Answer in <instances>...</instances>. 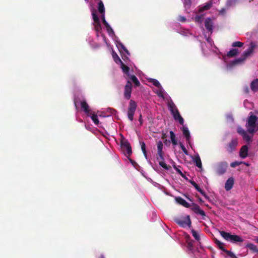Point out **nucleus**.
Masks as SVG:
<instances>
[{"mask_svg":"<svg viewBox=\"0 0 258 258\" xmlns=\"http://www.w3.org/2000/svg\"><path fill=\"white\" fill-rule=\"evenodd\" d=\"M89 116L91 117L92 120L96 125H98L99 124V121L98 119V116L96 114L94 113L91 115L90 114V115Z\"/></svg>","mask_w":258,"mask_h":258,"instance_id":"obj_34","label":"nucleus"},{"mask_svg":"<svg viewBox=\"0 0 258 258\" xmlns=\"http://www.w3.org/2000/svg\"><path fill=\"white\" fill-rule=\"evenodd\" d=\"M250 89L253 92L258 91V79L253 80L250 83Z\"/></svg>","mask_w":258,"mask_h":258,"instance_id":"obj_19","label":"nucleus"},{"mask_svg":"<svg viewBox=\"0 0 258 258\" xmlns=\"http://www.w3.org/2000/svg\"><path fill=\"white\" fill-rule=\"evenodd\" d=\"M159 161V164L160 166H161L164 169L169 170L171 169V167L170 165H167L164 162H163V160H158Z\"/></svg>","mask_w":258,"mask_h":258,"instance_id":"obj_27","label":"nucleus"},{"mask_svg":"<svg viewBox=\"0 0 258 258\" xmlns=\"http://www.w3.org/2000/svg\"><path fill=\"white\" fill-rule=\"evenodd\" d=\"M188 198V199L189 200H190V201H191V200L190 199H189V198Z\"/></svg>","mask_w":258,"mask_h":258,"instance_id":"obj_64","label":"nucleus"},{"mask_svg":"<svg viewBox=\"0 0 258 258\" xmlns=\"http://www.w3.org/2000/svg\"><path fill=\"white\" fill-rule=\"evenodd\" d=\"M106 28V30L109 35H113L114 34V31L113 29L111 28V27L109 25L108 26H107L105 27Z\"/></svg>","mask_w":258,"mask_h":258,"instance_id":"obj_44","label":"nucleus"},{"mask_svg":"<svg viewBox=\"0 0 258 258\" xmlns=\"http://www.w3.org/2000/svg\"><path fill=\"white\" fill-rule=\"evenodd\" d=\"M179 145L180 146L181 149H182V151L184 152V153L186 155H188V151L184 147V146L182 144V143H180Z\"/></svg>","mask_w":258,"mask_h":258,"instance_id":"obj_46","label":"nucleus"},{"mask_svg":"<svg viewBox=\"0 0 258 258\" xmlns=\"http://www.w3.org/2000/svg\"><path fill=\"white\" fill-rule=\"evenodd\" d=\"M204 15H197L195 17V20L196 22L202 23Z\"/></svg>","mask_w":258,"mask_h":258,"instance_id":"obj_38","label":"nucleus"},{"mask_svg":"<svg viewBox=\"0 0 258 258\" xmlns=\"http://www.w3.org/2000/svg\"><path fill=\"white\" fill-rule=\"evenodd\" d=\"M237 133L240 135L242 137L246 133V131H245L244 129H243L241 127H238L237 128Z\"/></svg>","mask_w":258,"mask_h":258,"instance_id":"obj_43","label":"nucleus"},{"mask_svg":"<svg viewBox=\"0 0 258 258\" xmlns=\"http://www.w3.org/2000/svg\"><path fill=\"white\" fill-rule=\"evenodd\" d=\"M131 162L132 163L133 165H134V164H136V163L135 162V161H134V160H132V159H130Z\"/></svg>","mask_w":258,"mask_h":258,"instance_id":"obj_60","label":"nucleus"},{"mask_svg":"<svg viewBox=\"0 0 258 258\" xmlns=\"http://www.w3.org/2000/svg\"><path fill=\"white\" fill-rule=\"evenodd\" d=\"M244 61V58H243L242 56H241L239 58H236L232 62V65H235L237 64L241 63V62H243Z\"/></svg>","mask_w":258,"mask_h":258,"instance_id":"obj_33","label":"nucleus"},{"mask_svg":"<svg viewBox=\"0 0 258 258\" xmlns=\"http://www.w3.org/2000/svg\"><path fill=\"white\" fill-rule=\"evenodd\" d=\"M248 148L247 145H244L241 147L239 151V156L244 159L248 156Z\"/></svg>","mask_w":258,"mask_h":258,"instance_id":"obj_15","label":"nucleus"},{"mask_svg":"<svg viewBox=\"0 0 258 258\" xmlns=\"http://www.w3.org/2000/svg\"><path fill=\"white\" fill-rule=\"evenodd\" d=\"M197 197L198 199V200L201 204H202L204 203V201L202 200L201 198H200L199 196H197Z\"/></svg>","mask_w":258,"mask_h":258,"instance_id":"obj_56","label":"nucleus"},{"mask_svg":"<svg viewBox=\"0 0 258 258\" xmlns=\"http://www.w3.org/2000/svg\"><path fill=\"white\" fill-rule=\"evenodd\" d=\"M194 162L195 163L196 166L200 168H202V164L200 157L198 156L196 157L194 160Z\"/></svg>","mask_w":258,"mask_h":258,"instance_id":"obj_32","label":"nucleus"},{"mask_svg":"<svg viewBox=\"0 0 258 258\" xmlns=\"http://www.w3.org/2000/svg\"><path fill=\"white\" fill-rule=\"evenodd\" d=\"M130 79L136 86H139L140 85V83L136 76L131 75Z\"/></svg>","mask_w":258,"mask_h":258,"instance_id":"obj_31","label":"nucleus"},{"mask_svg":"<svg viewBox=\"0 0 258 258\" xmlns=\"http://www.w3.org/2000/svg\"><path fill=\"white\" fill-rule=\"evenodd\" d=\"M237 2V0H228L226 2V7L229 8L234 5Z\"/></svg>","mask_w":258,"mask_h":258,"instance_id":"obj_36","label":"nucleus"},{"mask_svg":"<svg viewBox=\"0 0 258 258\" xmlns=\"http://www.w3.org/2000/svg\"><path fill=\"white\" fill-rule=\"evenodd\" d=\"M169 109L172 114L175 120L178 121L180 124L183 125L184 119L180 114V113L173 102L169 103Z\"/></svg>","mask_w":258,"mask_h":258,"instance_id":"obj_3","label":"nucleus"},{"mask_svg":"<svg viewBox=\"0 0 258 258\" xmlns=\"http://www.w3.org/2000/svg\"><path fill=\"white\" fill-rule=\"evenodd\" d=\"M98 12L101 14H105V8L103 2L100 1L98 4Z\"/></svg>","mask_w":258,"mask_h":258,"instance_id":"obj_20","label":"nucleus"},{"mask_svg":"<svg viewBox=\"0 0 258 258\" xmlns=\"http://www.w3.org/2000/svg\"><path fill=\"white\" fill-rule=\"evenodd\" d=\"M163 145L161 141H159L157 142V160H164V152L163 151Z\"/></svg>","mask_w":258,"mask_h":258,"instance_id":"obj_13","label":"nucleus"},{"mask_svg":"<svg viewBox=\"0 0 258 258\" xmlns=\"http://www.w3.org/2000/svg\"><path fill=\"white\" fill-rule=\"evenodd\" d=\"M112 57L113 58L114 61L116 63H118V62H121L122 61L120 59L119 57L118 56V55L116 54V52H115L113 50H112Z\"/></svg>","mask_w":258,"mask_h":258,"instance_id":"obj_30","label":"nucleus"},{"mask_svg":"<svg viewBox=\"0 0 258 258\" xmlns=\"http://www.w3.org/2000/svg\"><path fill=\"white\" fill-rule=\"evenodd\" d=\"M174 221L180 226L183 228L187 226L190 227L191 226V223L190 219V216L189 215H187L186 217L182 216L175 218Z\"/></svg>","mask_w":258,"mask_h":258,"instance_id":"obj_5","label":"nucleus"},{"mask_svg":"<svg viewBox=\"0 0 258 258\" xmlns=\"http://www.w3.org/2000/svg\"><path fill=\"white\" fill-rule=\"evenodd\" d=\"M225 252L230 257V258H237V256L231 251L226 250Z\"/></svg>","mask_w":258,"mask_h":258,"instance_id":"obj_45","label":"nucleus"},{"mask_svg":"<svg viewBox=\"0 0 258 258\" xmlns=\"http://www.w3.org/2000/svg\"><path fill=\"white\" fill-rule=\"evenodd\" d=\"M98 258H105L103 255H101Z\"/></svg>","mask_w":258,"mask_h":258,"instance_id":"obj_63","label":"nucleus"},{"mask_svg":"<svg viewBox=\"0 0 258 258\" xmlns=\"http://www.w3.org/2000/svg\"><path fill=\"white\" fill-rule=\"evenodd\" d=\"M166 137H167L166 134L165 133H163L162 134V137H161L162 139L164 140L166 138Z\"/></svg>","mask_w":258,"mask_h":258,"instance_id":"obj_54","label":"nucleus"},{"mask_svg":"<svg viewBox=\"0 0 258 258\" xmlns=\"http://www.w3.org/2000/svg\"><path fill=\"white\" fill-rule=\"evenodd\" d=\"M175 200L178 204L183 206L185 208H189L191 206V210L193 211L195 213L199 214L202 216H206L205 212L201 209L200 206L197 204L192 203L191 205H190L189 203L186 202L185 200L180 197H176L175 198Z\"/></svg>","mask_w":258,"mask_h":258,"instance_id":"obj_1","label":"nucleus"},{"mask_svg":"<svg viewBox=\"0 0 258 258\" xmlns=\"http://www.w3.org/2000/svg\"><path fill=\"white\" fill-rule=\"evenodd\" d=\"M132 88L133 86L132 83L130 81H128L124 87V97L127 100H129L131 97Z\"/></svg>","mask_w":258,"mask_h":258,"instance_id":"obj_12","label":"nucleus"},{"mask_svg":"<svg viewBox=\"0 0 258 258\" xmlns=\"http://www.w3.org/2000/svg\"><path fill=\"white\" fill-rule=\"evenodd\" d=\"M255 47V44L253 42H251L249 44L248 48L246 50L244 51L241 55L243 58H244V60L247 57L252 54Z\"/></svg>","mask_w":258,"mask_h":258,"instance_id":"obj_11","label":"nucleus"},{"mask_svg":"<svg viewBox=\"0 0 258 258\" xmlns=\"http://www.w3.org/2000/svg\"><path fill=\"white\" fill-rule=\"evenodd\" d=\"M199 192H200L203 196H205V192L202 190L201 188H199V189L198 190Z\"/></svg>","mask_w":258,"mask_h":258,"instance_id":"obj_53","label":"nucleus"},{"mask_svg":"<svg viewBox=\"0 0 258 258\" xmlns=\"http://www.w3.org/2000/svg\"><path fill=\"white\" fill-rule=\"evenodd\" d=\"M226 12V10L225 8H222L221 9V10L220 11V13L221 14H224Z\"/></svg>","mask_w":258,"mask_h":258,"instance_id":"obj_55","label":"nucleus"},{"mask_svg":"<svg viewBox=\"0 0 258 258\" xmlns=\"http://www.w3.org/2000/svg\"><path fill=\"white\" fill-rule=\"evenodd\" d=\"M244 43L240 41H235L232 43V46L233 47H241L243 46Z\"/></svg>","mask_w":258,"mask_h":258,"instance_id":"obj_37","label":"nucleus"},{"mask_svg":"<svg viewBox=\"0 0 258 258\" xmlns=\"http://www.w3.org/2000/svg\"><path fill=\"white\" fill-rule=\"evenodd\" d=\"M246 247L251 250L253 252H258V249L254 244L249 243L246 245Z\"/></svg>","mask_w":258,"mask_h":258,"instance_id":"obj_25","label":"nucleus"},{"mask_svg":"<svg viewBox=\"0 0 258 258\" xmlns=\"http://www.w3.org/2000/svg\"><path fill=\"white\" fill-rule=\"evenodd\" d=\"M257 120V117L253 114H251L247 118L245 126L247 132L250 134H253L255 133L254 128Z\"/></svg>","mask_w":258,"mask_h":258,"instance_id":"obj_4","label":"nucleus"},{"mask_svg":"<svg viewBox=\"0 0 258 258\" xmlns=\"http://www.w3.org/2000/svg\"><path fill=\"white\" fill-rule=\"evenodd\" d=\"M191 233L194 238L198 241L200 240V237L198 233L195 230H191Z\"/></svg>","mask_w":258,"mask_h":258,"instance_id":"obj_41","label":"nucleus"},{"mask_svg":"<svg viewBox=\"0 0 258 258\" xmlns=\"http://www.w3.org/2000/svg\"><path fill=\"white\" fill-rule=\"evenodd\" d=\"M187 247L189 249L191 250L193 248V242L192 241H187Z\"/></svg>","mask_w":258,"mask_h":258,"instance_id":"obj_48","label":"nucleus"},{"mask_svg":"<svg viewBox=\"0 0 258 258\" xmlns=\"http://www.w3.org/2000/svg\"><path fill=\"white\" fill-rule=\"evenodd\" d=\"M117 46L121 48L127 55H130L128 50L126 49L125 46L121 42H118Z\"/></svg>","mask_w":258,"mask_h":258,"instance_id":"obj_35","label":"nucleus"},{"mask_svg":"<svg viewBox=\"0 0 258 258\" xmlns=\"http://www.w3.org/2000/svg\"><path fill=\"white\" fill-rule=\"evenodd\" d=\"M254 130L255 131V133L258 131V122H256L255 126L254 128Z\"/></svg>","mask_w":258,"mask_h":258,"instance_id":"obj_57","label":"nucleus"},{"mask_svg":"<svg viewBox=\"0 0 258 258\" xmlns=\"http://www.w3.org/2000/svg\"><path fill=\"white\" fill-rule=\"evenodd\" d=\"M139 120L140 121V125L141 126L143 124V119H142V115L141 114H140Z\"/></svg>","mask_w":258,"mask_h":258,"instance_id":"obj_52","label":"nucleus"},{"mask_svg":"<svg viewBox=\"0 0 258 258\" xmlns=\"http://www.w3.org/2000/svg\"><path fill=\"white\" fill-rule=\"evenodd\" d=\"M120 146L122 150L126 157L130 156L132 153V147L129 142L126 140L122 139L120 141Z\"/></svg>","mask_w":258,"mask_h":258,"instance_id":"obj_8","label":"nucleus"},{"mask_svg":"<svg viewBox=\"0 0 258 258\" xmlns=\"http://www.w3.org/2000/svg\"><path fill=\"white\" fill-rule=\"evenodd\" d=\"M141 149L145 157H147V152L146 150V145L144 142H141Z\"/></svg>","mask_w":258,"mask_h":258,"instance_id":"obj_40","label":"nucleus"},{"mask_svg":"<svg viewBox=\"0 0 258 258\" xmlns=\"http://www.w3.org/2000/svg\"><path fill=\"white\" fill-rule=\"evenodd\" d=\"M234 185V178L233 177L229 178L226 181L225 184V189L226 191H229L232 188Z\"/></svg>","mask_w":258,"mask_h":258,"instance_id":"obj_17","label":"nucleus"},{"mask_svg":"<svg viewBox=\"0 0 258 258\" xmlns=\"http://www.w3.org/2000/svg\"><path fill=\"white\" fill-rule=\"evenodd\" d=\"M212 5V4L211 2H209L207 4H206V5L205 6L201 7L199 9V12L201 13V12H204V11L209 10L211 8Z\"/></svg>","mask_w":258,"mask_h":258,"instance_id":"obj_21","label":"nucleus"},{"mask_svg":"<svg viewBox=\"0 0 258 258\" xmlns=\"http://www.w3.org/2000/svg\"><path fill=\"white\" fill-rule=\"evenodd\" d=\"M221 236L226 240L232 243H237L238 242H242L244 239L239 235H232L230 233L226 232L224 231H219Z\"/></svg>","mask_w":258,"mask_h":258,"instance_id":"obj_2","label":"nucleus"},{"mask_svg":"<svg viewBox=\"0 0 258 258\" xmlns=\"http://www.w3.org/2000/svg\"><path fill=\"white\" fill-rule=\"evenodd\" d=\"M148 82L152 83L155 86L158 88H161V85L159 82L155 79L150 78L148 79Z\"/></svg>","mask_w":258,"mask_h":258,"instance_id":"obj_23","label":"nucleus"},{"mask_svg":"<svg viewBox=\"0 0 258 258\" xmlns=\"http://www.w3.org/2000/svg\"><path fill=\"white\" fill-rule=\"evenodd\" d=\"M137 107L136 102L133 100H131L129 103V105L127 110V117L129 120L133 121L134 119V115Z\"/></svg>","mask_w":258,"mask_h":258,"instance_id":"obj_7","label":"nucleus"},{"mask_svg":"<svg viewBox=\"0 0 258 258\" xmlns=\"http://www.w3.org/2000/svg\"><path fill=\"white\" fill-rule=\"evenodd\" d=\"M238 146V139L236 138H233L226 145L225 148L229 154H232L236 150Z\"/></svg>","mask_w":258,"mask_h":258,"instance_id":"obj_6","label":"nucleus"},{"mask_svg":"<svg viewBox=\"0 0 258 258\" xmlns=\"http://www.w3.org/2000/svg\"><path fill=\"white\" fill-rule=\"evenodd\" d=\"M206 199L209 200V197L205 194V196H203Z\"/></svg>","mask_w":258,"mask_h":258,"instance_id":"obj_61","label":"nucleus"},{"mask_svg":"<svg viewBox=\"0 0 258 258\" xmlns=\"http://www.w3.org/2000/svg\"><path fill=\"white\" fill-rule=\"evenodd\" d=\"M228 164L226 161L219 162L216 166V172L219 175H221L226 172Z\"/></svg>","mask_w":258,"mask_h":258,"instance_id":"obj_9","label":"nucleus"},{"mask_svg":"<svg viewBox=\"0 0 258 258\" xmlns=\"http://www.w3.org/2000/svg\"><path fill=\"white\" fill-rule=\"evenodd\" d=\"M109 109L110 110V112L112 114H114V113H115L116 112V110H115V109H114L113 108H109Z\"/></svg>","mask_w":258,"mask_h":258,"instance_id":"obj_58","label":"nucleus"},{"mask_svg":"<svg viewBox=\"0 0 258 258\" xmlns=\"http://www.w3.org/2000/svg\"><path fill=\"white\" fill-rule=\"evenodd\" d=\"M190 183L194 186V187L198 190L200 188V186L193 180H190Z\"/></svg>","mask_w":258,"mask_h":258,"instance_id":"obj_49","label":"nucleus"},{"mask_svg":"<svg viewBox=\"0 0 258 258\" xmlns=\"http://www.w3.org/2000/svg\"><path fill=\"white\" fill-rule=\"evenodd\" d=\"M213 22L212 20L210 18H207L205 21V26L208 31L212 33L213 30Z\"/></svg>","mask_w":258,"mask_h":258,"instance_id":"obj_14","label":"nucleus"},{"mask_svg":"<svg viewBox=\"0 0 258 258\" xmlns=\"http://www.w3.org/2000/svg\"><path fill=\"white\" fill-rule=\"evenodd\" d=\"M170 139L171 142L173 145H176L177 144V142L176 139L175 135L174 134L173 131H170Z\"/></svg>","mask_w":258,"mask_h":258,"instance_id":"obj_28","label":"nucleus"},{"mask_svg":"<svg viewBox=\"0 0 258 258\" xmlns=\"http://www.w3.org/2000/svg\"><path fill=\"white\" fill-rule=\"evenodd\" d=\"M80 103L82 109H83L84 111L87 114V116H90L91 110L89 109V106L87 102L85 100H83L81 101Z\"/></svg>","mask_w":258,"mask_h":258,"instance_id":"obj_16","label":"nucleus"},{"mask_svg":"<svg viewBox=\"0 0 258 258\" xmlns=\"http://www.w3.org/2000/svg\"><path fill=\"white\" fill-rule=\"evenodd\" d=\"M178 20L181 22H184L186 21V18L183 16H180L178 18Z\"/></svg>","mask_w":258,"mask_h":258,"instance_id":"obj_50","label":"nucleus"},{"mask_svg":"<svg viewBox=\"0 0 258 258\" xmlns=\"http://www.w3.org/2000/svg\"><path fill=\"white\" fill-rule=\"evenodd\" d=\"M164 140V143L165 144H167V142H168L167 140L166 139H164V140Z\"/></svg>","mask_w":258,"mask_h":258,"instance_id":"obj_62","label":"nucleus"},{"mask_svg":"<svg viewBox=\"0 0 258 258\" xmlns=\"http://www.w3.org/2000/svg\"><path fill=\"white\" fill-rule=\"evenodd\" d=\"M252 136H249L247 134V132L242 136L243 140L246 142L247 143H250L252 141V138L253 137V134H251Z\"/></svg>","mask_w":258,"mask_h":258,"instance_id":"obj_26","label":"nucleus"},{"mask_svg":"<svg viewBox=\"0 0 258 258\" xmlns=\"http://www.w3.org/2000/svg\"><path fill=\"white\" fill-rule=\"evenodd\" d=\"M215 243L218 245L219 249H220L223 251L225 252L227 249H226L223 246V243L218 240L217 239H214Z\"/></svg>","mask_w":258,"mask_h":258,"instance_id":"obj_24","label":"nucleus"},{"mask_svg":"<svg viewBox=\"0 0 258 258\" xmlns=\"http://www.w3.org/2000/svg\"><path fill=\"white\" fill-rule=\"evenodd\" d=\"M243 161H234L230 163V166L232 168H235L237 166L242 164Z\"/></svg>","mask_w":258,"mask_h":258,"instance_id":"obj_39","label":"nucleus"},{"mask_svg":"<svg viewBox=\"0 0 258 258\" xmlns=\"http://www.w3.org/2000/svg\"><path fill=\"white\" fill-rule=\"evenodd\" d=\"M101 19H102L103 24L104 25V26L105 27L109 25L108 23L107 22V21L105 20V14L101 15Z\"/></svg>","mask_w":258,"mask_h":258,"instance_id":"obj_47","label":"nucleus"},{"mask_svg":"<svg viewBox=\"0 0 258 258\" xmlns=\"http://www.w3.org/2000/svg\"><path fill=\"white\" fill-rule=\"evenodd\" d=\"M120 63L121 65V68L122 71L123 72V73L126 75L128 74L129 71H130V68L128 67H127V66L125 65L122 61L120 62Z\"/></svg>","mask_w":258,"mask_h":258,"instance_id":"obj_29","label":"nucleus"},{"mask_svg":"<svg viewBox=\"0 0 258 258\" xmlns=\"http://www.w3.org/2000/svg\"><path fill=\"white\" fill-rule=\"evenodd\" d=\"M243 91L245 93H249V88L248 86H245L243 88Z\"/></svg>","mask_w":258,"mask_h":258,"instance_id":"obj_51","label":"nucleus"},{"mask_svg":"<svg viewBox=\"0 0 258 258\" xmlns=\"http://www.w3.org/2000/svg\"><path fill=\"white\" fill-rule=\"evenodd\" d=\"M92 15L93 20L94 21L93 25L94 26L95 30L97 32H100L102 30L101 23L98 17L96 14V12L95 10L92 11Z\"/></svg>","mask_w":258,"mask_h":258,"instance_id":"obj_10","label":"nucleus"},{"mask_svg":"<svg viewBox=\"0 0 258 258\" xmlns=\"http://www.w3.org/2000/svg\"><path fill=\"white\" fill-rule=\"evenodd\" d=\"M242 164H243L247 166H249L250 165V164L248 163L245 162H243V163Z\"/></svg>","mask_w":258,"mask_h":258,"instance_id":"obj_59","label":"nucleus"},{"mask_svg":"<svg viewBox=\"0 0 258 258\" xmlns=\"http://www.w3.org/2000/svg\"><path fill=\"white\" fill-rule=\"evenodd\" d=\"M238 53V49L233 48L228 51L227 53V56L229 57H232L236 56Z\"/></svg>","mask_w":258,"mask_h":258,"instance_id":"obj_22","label":"nucleus"},{"mask_svg":"<svg viewBox=\"0 0 258 258\" xmlns=\"http://www.w3.org/2000/svg\"><path fill=\"white\" fill-rule=\"evenodd\" d=\"M173 167L174 169L176 170V171L178 174H179L182 177H185L184 174L182 172V171L175 164L173 165Z\"/></svg>","mask_w":258,"mask_h":258,"instance_id":"obj_42","label":"nucleus"},{"mask_svg":"<svg viewBox=\"0 0 258 258\" xmlns=\"http://www.w3.org/2000/svg\"><path fill=\"white\" fill-rule=\"evenodd\" d=\"M181 130L182 131L183 136L185 138L186 141L187 142H189L190 135L188 128L186 126L183 125Z\"/></svg>","mask_w":258,"mask_h":258,"instance_id":"obj_18","label":"nucleus"}]
</instances>
